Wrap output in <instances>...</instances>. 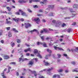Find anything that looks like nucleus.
<instances>
[{"label":"nucleus","instance_id":"f257e3e1","mask_svg":"<svg viewBox=\"0 0 78 78\" xmlns=\"http://www.w3.org/2000/svg\"><path fill=\"white\" fill-rule=\"evenodd\" d=\"M1 56H3V58L4 59H9L10 58V57L9 56L7 55L3 54H1Z\"/></svg>","mask_w":78,"mask_h":78},{"label":"nucleus","instance_id":"f03ea898","mask_svg":"<svg viewBox=\"0 0 78 78\" xmlns=\"http://www.w3.org/2000/svg\"><path fill=\"white\" fill-rule=\"evenodd\" d=\"M24 25L26 28H28V27H31V25L29 23H24Z\"/></svg>","mask_w":78,"mask_h":78},{"label":"nucleus","instance_id":"7ed1b4c3","mask_svg":"<svg viewBox=\"0 0 78 78\" xmlns=\"http://www.w3.org/2000/svg\"><path fill=\"white\" fill-rule=\"evenodd\" d=\"M19 12H21V15L22 16H27V15L26 14V13L25 12H24L22 10V9H19Z\"/></svg>","mask_w":78,"mask_h":78},{"label":"nucleus","instance_id":"20e7f679","mask_svg":"<svg viewBox=\"0 0 78 78\" xmlns=\"http://www.w3.org/2000/svg\"><path fill=\"white\" fill-rule=\"evenodd\" d=\"M34 20L35 22H36V23H37V24H38L39 22H40V19H39V18L37 17V18L34 19Z\"/></svg>","mask_w":78,"mask_h":78},{"label":"nucleus","instance_id":"39448f33","mask_svg":"<svg viewBox=\"0 0 78 78\" xmlns=\"http://www.w3.org/2000/svg\"><path fill=\"white\" fill-rule=\"evenodd\" d=\"M30 3H31L32 2H40V0H29Z\"/></svg>","mask_w":78,"mask_h":78},{"label":"nucleus","instance_id":"423d86ee","mask_svg":"<svg viewBox=\"0 0 78 78\" xmlns=\"http://www.w3.org/2000/svg\"><path fill=\"white\" fill-rule=\"evenodd\" d=\"M43 62L44 63V65L46 66H50V64L48 62H45V60L43 61Z\"/></svg>","mask_w":78,"mask_h":78},{"label":"nucleus","instance_id":"0eeeda50","mask_svg":"<svg viewBox=\"0 0 78 78\" xmlns=\"http://www.w3.org/2000/svg\"><path fill=\"white\" fill-rule=\"evenodd\" d=\"M42 2H40V4H43V5H46V3H47V0H42Z\"/></svg>","mask_w":78,"mask_h":78},{"label":"nucleus","instance_id":"6e6552de","mask_svg":"<svg viewBox=\"0 0 78 78\" xmlns=\"http://www.w3.org/2000/svg\"><path fill=\"white\" fill-rule=\"evenodd\" d=\"M28 65H30V66H33L34 64V61L33 60H30L29 61Z\"/></svg>","mask_w":78,"mask_h":78},{"label":"nucleus","instance_id":"1a4fd4ad","mask_svg":"<svg viewBox=\"0 0 78 78\" xmlns=\"http://www.w3.org/2000/svg\"><path fill=\"white\" fill-rule=\"evenodd\" d=\"M21 60H22V62H23V61H27V60H28V58H25L22 59V58H19V62H20Z\"/></svg>","mask_w":78,"mask_h":78},{"label":"nucleus","instance_id":"9d476101","mask_svg":"<svg viewBox=\"0 0 78 78\" xmlns=\"http://www.w3.org/2000/svg\"><path fill=\"white\" fill-rule=\"evenodd\" d=\"M31 73H33L34 74V76L35 77L37 76V73H36V72L35 71H31Z\"/></svg>","mask_w":78,"mask_h":78},{"label":"nucleus","instance_id":"9b49d317","mask_svg":"<svg viewBox=\"0 0 78 78\" xmlns=\"http://www.w3.org/2000/svg\"><path fill=\"white\" fill-rule=\"evenodd\" d=\"M53 69V68H51V69H49L47 71L48 72V74H49L50 75V74H49V73H51V71Z\"/></svg>","mask_w":78,"mask_h":78},{"label":"nucleus","instance_id":"f8f14e48","mask_svg":"<svg viewBox=\"0 0 78 78\" xmlns=\"http://www.w3.org/2000/svg\"><path fill=\"white\" fill-rule=\"evenodd\" d=\"M43 30L45 33H49V31L46 29L43 28Z\"/></svg>","mask_w":78,"mask_h":78},{"label":"nucleus","instance_id":"ddd939ff","mask_svg":"<svg viewBox=\"0 0 78 78\" xmlns=\"http://www.w3.org/2000/svg\"><path fill=\"white\" fill-rule=\"evenodd\" d=\"M8 19H6V22H5L6 24H11V22L10 21H8Z\"/></svg>","mask_w":78,"mask_h":78},{"label":"nucleus","instance_id":"4468645a","mask_svg":"<svg viewBox=\"0 0 78 78\" xmlns=\"http://www.w3.org/2000/svg\"><path fill=\"white\" fill-rule=\"evenodd\" d=\"M12 20H14L15 22H17L19 21V20L18 19H16L14 18H12Z\"/></svg>","mask_w":78,"mask_h":78},{"label":"nucleus","instance_id":"2eb2a0df","mask_svg":"<svg viewBox=\"0 0 78 78\" xmlns=\"http://www.w3.org/2000/svg\"><path fill=\"white\" fill-rule=\"evenodd\" d=\"M6 8L7 9V11H11V9H12L11 8L9 7H7Z\"/></svg>","mask_w":78,"mask_h":78},{"label":"nucleus","instance_id":"dca6fc26","mask_svg":"<svg viewBox=\"0 0 78 78\" xmlns=\"http://www.w3.org/2000/svg\"><path fill=\"white\" fill-rule=\"evenodd\" d=\"M10 44H11L12 47H14V46L15 45V43H13V41L11 42Z\"/></svg>","mask_w":78,"mask_h":78},{"label":"nucleus","instance_id":"f3484780","mask_svg":"<svg viewBox=\"0 0 78 78\" xmlns=\"http://www.w3.org/2000/svg\"><path fill=\"white\" fill-rule=\"evenodd\" d=\"M12 30L15 33H18L19 32V31L17 30L15 28H12Z\"/></svg>","mask_w":78,"mask_h":78},{"label":"nucleus","instance_id":"a211bd4d","mask_svg":"<svg viewBox=\"0 0 78 78\" xmlns=\"http://www.w3.org/2000/svg\"><path fill=\"white\" fill-rule=\"evenodd\" d=\"M41 45H43L44 47H47V44H46V43L45 42L43 43V44Z\"/></svg>","mask_w":78,"mask_h":78},{"label":"nucleus","instance_id":"6ab92c4d","mask_svg":"<svg viewBox=\"0 0 78 78\" xmlns=\"http://www.w3.org/2000/svg\"><path fill=\"white\" fill-rule=\"evenodd\" d=\"M48 8H51V9H53V8H54V5H48Z\"/></svg>","mask_w":78,"mask_h":78},{"label":"nucleus","instance_id":"aec40b11","mask_svg":"<svg viewBox=\"0 0 78 78\" xmlns=\"http://www.w3.org/2000/svg\"><path fill=\"white\" fill-rule=\"evenodd\" d=\"M34 53L35 54H37V53H38V51L36 49L34 50Z\"/></svg>","mask_w":78,"mask_h":78},{"label":"nucleus","instance_id":"412c9836","mask_svg":"<svg viewBox=\"0 0 78 78\" xmlns=\"http://www.w3.org/2000/svg\"><path fill=\"white\" fill-rule=\"evenodd\" d=\"M47 51L48 52V53H49L51 54V53H52V51L49 49H47Z\"/></svg>","mask_w":78,"mask_h":78},{"label":"nucleus","instance_id":"4be33fe9","mask_svg":"<svg viewBox=\"0 0 78 78\" xmlns=\"http://www.w3.org/2000/svg\"><path fill=\"white\" fill-rule=\"evenodd\" d=\"M16 62H11L10 63V65H13L14 66H16Z\"/></svg>","mask_w":78,"mask_h":78},{"label":"nucleus","instance_id":"5701e85b","mask_svg":"<svg viewBox=\"0 0 78 78\" xmlns=\"http://www.w3.org/2000/svg\"><path fill=\"white\" fill-rule=\"evenodd\" d=\"M42 44H43V43H42L41 42H37V45H40V44L42 45Z\"/></svg>","mask_w":78,"mask_h":78},{"label":"nucleus","instance_id":"b1692460","mask_svg":"<svg viewBox=\"0 0 78 78\" xmlns=\"http://www.w3.org/2000/svg\"><path fill=\"white\" fill-rule=\"evenodd\" d=\"M67 31V32H68V33H70V32L72 31V29H70V28L68 29Z\"/></svg>","mask_w":78,"mask_h":78},{"label":"nucleus","instance_id":"393cba45","mask_svg":"<svg viewBox=\"0 0 78 78\" xmlns=\"http://www.w3.org/2000/svg\"><path fill=\"white\" fill-rule=\"evenodd\" d=\"M37 31V30H36V29H34L33 30L30 31V32L31 33H32L33 32H34V31Z\"/></svg>","mask_w":78,"mask_h":78},{"label":"nucleus","instance_id":"a878e982","mask_svg":"<svg viewBox=\"0 0 78 78\" xmlns=\"http://www.w3.org/2000/svg\"><path fill=\"white\" fill-rule=\"evenodd\" d=\"M58 72H59L60 73H61V72H63V69H59V70H58Z\"/></svg>","mask_w":78,"mask_h":78},{"label":"nucleus","instance_id":"bb28decb","mask_svg":"<svg viewBox=\"0 0 78 78\" xmlns=\"http://www.w3.org/2000/svg\"><path fill=\"white\" fill-rule=\"evenodd\" d=\"M17 43H20L21 42V40L20 39H18L17 40Z\"/></svg>","mask_w":78,"mask_h":78},{"label":"nucleus","instance_id":"cd10ccee","mask_svg":"<svg viewBox=\"0 0 78 78\" xmlns=\"http://www.w3.org/2000/svg\"><path fill=\"white\" fill-rule=\"evenodd\" d=\"M27 11H28L29 12H30V13H31V12H32V11H31V10L30 9H28Z\"/></svg>","mask_w":78,"mask_h":78},{"label":"nucleus","instance_id":"c85d7f7f","mask_svg":"<svg viewBox=\"0 0 78 78\" xmlns=\"http://www.w3.org/2000/svg\"><path fill=\"white\" fill-rule=\"evenodd\" d=\"M40 37L42 41H44V36H40Z\"/></svg>","mask_w":78,"mask_h":78},{"label":"nucleus","instance_id":"c756f323","mask_svg":"<svg viewBox=\"0 0 78 78\" xmlns=\"http://www.w3.org/2000/svg\"><path fill=\"white\" fill-rule=\"evenodd\" d=\"M73 72H78V70L76 69H73V70L72 71Z\"/></svg>","mask_w":78,"mask_h":78},{"label":"nucleus","instance_id":"7c9ffc66","mask_svg":"<svg viewBox=\"0 0 78 78\" xmlns=\"http://www.w3.org/2000/svg\"><path fill=\"white\" fill-rule=\"evenodd\" d=\"M37 55L40 58H42V56H41V55L40 54H37Z\"/></svg>","mask_w":78,"mask_h":78},{"label":"nucleus","instance_id":"2f4dec72","mask_svg":"<svg viewBox=\"0 0 78 78\" xmlns=\"http://www.w3.org/2000/svg\"><path fill=\"white\" fill-rule=\"evenodd\" d=\"M78 5H74L73 6V8H78Z\"/></svg>","mask_w":78,"mask_h":78},{"label":"nucleus","instance_id":"473e14b6","mask_svg":"<svg viewBox=\"0 0 78 78\" xmlns=\"http://www.w3.org/2000/svg\"><path fill=\"white\" fill-rule=\"evenodd\" d=\"M58 50H62V51H64V50L63 49H62V48H59V47H58Z\"/></svg>","mask_w":78,"mask_h":78},{"label":"nucleus","instance_id":"72a5a7b5","mask_svg":"<svg viewBox=\"0 0 78 78\" xmlns=\"http://www.w3.org/2000/svg\"><path fill=\"white\" fill-rule=\"evenodd\" d=\"M2 33H3V30H1L0 32V36H2Z\"/></svg>","mask_w":78,"mask_h":78},{"label":"nucleus","instance_id":"f704fd0d","mask_svg":"<svg viewBox=\"0 0 78 78\" xmlns=\"http://www.w3.org/2000/svg\"><path fill=\"white\" fill-rule=\"evenodd\" d=\"M66 26V24L63 23L62 24V27H65V26Z\"/></svg>","mask_w":78,"mask_h":78},{"label":"nucleus","instance_id":"c9c22d12","mask_svg":"<svg viewBox=\"0 0 78 78\" xmlns=\"http://www.w3.org/2000/svg\"><path fill=\"white\" fill-rule=\"evenodd\" d=\"M20 12L19 11L18 12H16L15 13V14L16 15H20Z\"/></svg>","mask_w":78,"mask_h":78},{"label":"nucleus","instance_id":"e433bc0d","mask_svg":"<svg viewBox=\"0 0 78 78\" xmlns=\"http://www.w3.org/2000/svg\"><path fill=\"white\" fill-rule=\"evenodd\" d=\"M61 22H58V23H57V26H60V25H61Z\"/></svg>","mask_w":78,"mask_h":78},{"label":"nucleus","instance_id":"4c0bfd02","mask_svg":"<svg viewBox=\"0 0 78 78\" xmlns=\"http://www.w3.org/2000/svg\"><path fill=\"white\" fill-rule=\"evenodd\" d=\"M27 49L28 51H33V50H31V48H29Z\"/></svg>","mask_w":78,"mask_h":78},{"label":"nucleus","instance_id":"58836bf2","mask_svg":"<svg viewBox=\"0 0 78 78\" xmlns=\"http://www.w3.org/2000/svg\"><path fill=\"white\" fill-rule=\"evenodd\" d=\"M71 63L72 64H73V65H75L76 64L75 62H72Z\"/></svg>","mask_w":78,"mask_h":78},{"label":"nucleus","instance_id":"ea45409f","mask_svg":"<svg viewBox=\"0 0 78 78\" xmlns=\"http://www.w3.org/2000/svg\"><path fill=\"white\" fill-rule=\"evenodd\" d=\"M44 77L43 76H41V75H40L39 76L38 78H44Z\"/></svg>","mask_w":78,"mask_h":78},{"label":"nucleus","instance_id":"a19ab883","mask_svg":"<svg viewBox=\"0 0 78 78\" xmlns=\"http://www.w3.org/2000/svg\"><path fill=\"white\" fill-rule=\"evenodd\" d=\"M49 16H54L53 15V13L52 12H51L49 14Z\"/></svg>","mask_w":78,"mask_h":78},{"label":"nucleus","instance_id":"79ce46f5","mask_svg":"<svg viewBox=\"0 0 78 78\" xmlns=\"http://www.w3.org/2000/svg\"><path fill=\"white\" fill-rule=\"evenodd\" d=\"M57 56H58V57L60 58H61V54H58L57 55Z\"/></svg>","mask_w":78,"mask_h":78},{"label":"nucleus","instance_id":"37998d69","mask_svg":"<svg viewBox=\"0 0 78 78\" xmlns=\"http://www.w3.org/2000/svg\"><path fill=\"white\" fill-rule=\"evenodd\" d=\"M6 30L8 31V30H9L11 28V27H8L6 28Z\"/></svg>","mask_w":78,"mask_h":78},{"label":"nucleus","instance_id":"c03bdc74","mask_svg":"<svg viewBox=\"0 0 78 78\" xmlns=\"http://www.w3.org/2000/svg\"><path fill=\"white\" fill-rule=\"evenodd\" d=\"M3 78H6V76L4 74H2V76Z\"/></svg>","mask_w":78,"mask_h":78},{"label":"nucleus","instance_id":"a18cd8bd","mask_svg":"<svg viewBox=\"0 0 78 78\" xmlns=\"http://www.w3.org/2000/svg\"><path fill=\"white\" fill-rule=\"evenodd\" d=\"M53 47L56 50H57V48H58V47L55 45L53 46Z\"/></svg>","mask_w":78,"mask_h":78},{"label":"nucleus","instance_id":"49530a36","mask_svg":"<svg viewBox=\"0 0 78 78\" xmlns=\"http://www.w3.org/2000/svg\"><path fill=\"white\" fill-rule=\"evenodd\" d=\"M9 37H11L12 36V34L11 33H9L8 34Z\"/></svg>","mask_w":78,"mask_h":78},{"label":"nucleus","instance_id":"de8ad7c7","mask_svg":"<svg viewBox=\"0 0 78 78\" xmlns=\"http://www.w3.org/2000/svg\"><path fill=\"white\" fill-rule=\"evenodd\" d=\"M56 76H57V75H56V74H54L53 76V77L54 78H56Z\"/></svg>","mask_w":78,"mask_h":78},{"label":"nucleus","instance_id":"09e8293b","mask_svg":"<svg viewBox=\"0 0 78 78\" xmlns=\"http://www.w3.org/2000/svg\"><path fill=\"white\" fill-rule=\"evenodd\" d=\"M70 12H73V9H69Z\"/></svg>","mask_w":78,"mask_h":78},{"label":"nucleus","instance_id":"8fccbe9b","mask_svg":"<svg viewBox=\"0 0 78 78\" xmlns=\"http://www.w3.org/2000/svg\"><path fill=\"white\" fill-rule=\"evenodd\" d=\"M63 55L65 57H67V55L66 54H63Z\"/></svg>","mask_w":78,"mask_h":78},{"label":"nucleus","instance_id":"3c124183","mask_svg":"<svg viewBox=\"0 0 78 78\" xmlns=\"http://www.w3.org/2000/svg\"><path fill=\"white\" fill-rule=\"evenodd\" d=\"M18 2H19V3H22V0H19L18 1Z\"/></svg>","mask_w":78,"mask_h":78},{"label":"nucleus","instance_id":"603ef678","mask_svg":"<svg viewBox=\"0 0 78 78\" xmlns=\"http://www.w3.org/2000/svg\"><path fill=\"white\" fill-rule=\"evenodd\" d=\"M26 2H27V1H25V0H22V3H26Z\"/></svg>","mask_w":78,"mask_h":78},{"label":"nucleus","instance_id":"864d4df0","mask_svg":"<svg viewBox=\"0 0 78 78\" xmlns=\"http://www.w3.org/2000/svg\"><path fill=\"white\" fill-rule=\"evenodd\" d=\"M70 19V17H65V19Z\"/></svg>","mask_w":78,"mask_h":78},{"label":"nucleus","instance_id":"5fc2aeb1","mask_svg":"<svg viewBox=\"0 0 78 78\" xmlns=\"http://www.w3.org/2000/svg\"><path fill=\"white\" fill-rule=\"evenodd\" d=\"M57 78H61V77H60V76H59V75L58 74L57 75Z\"/></svg>","mask_w":78,"mask_h":78},{"label":"nucleus","instance_id":"6e6d98bb","mask_svg":"<svg viewBox=\"0 0 78 78\" xmlns=\"http://www.w3.org/2000/svg\"><path fill=\"white\" fill-rule=\"evenodd\" d=\"M52 23H56V20H54L52 21Z\"/></svg>","mask_w":78,"mask_h":78},{"label":"nucleus","instance_id":"4d7b16f0","mask_svg":"<svg viewBox=\"0 0 78 78\" xmlns=\"http://www.w3.org/2000/svg\"><path fill=\"white\" fill-rule=\"evenodd\" d=\"M1 43H2V44H3L4 43V40H2L1 41Z\"/></svg>","mask_w":78,"mask_h":78},{"label":"nucleus","instance_id":"13d9d810","mask_svg":"<svg viewBox=\"0 0 78 78\" xmlns=\"http://www.w3.org/2000/svg\"><path fill=\"white\" fill-rule=\"evenodd\" d=\"M48 55H46L45 57V59H48Z\"/></svg>","mask_w":78,"mask_h":78},{"label":"nucleus","instance_id":"bf43d9fd","mask_svg":"<svg viewBox=\"0 0 78 78\" xmlns=\"http://www.w3.org/2000/svg\"><path fill=\"white\" fill-rule=\"evenodd\" d=\"M37 16H42V15L41 14H37Z\"/></svg>","mask_w":78,"mask_h":78},{"label":"nucleus","instance_id":"052dcab7","mask_svg":"<svg viewBox=\"0 0 78 78\" xmlns=\"http://www.w3.org/2000/svg\"><path fill=\"white\" fill-rule=\"evenodd\" d=\"M39 11L41 12H43V11H42V9L39 10Z\"/></svg>","mask_w":78,"mask_h":78},{"label":"nucleus","instance_id":"680f3d73","mask_svg":"<svg viewBox=\"0 0 78 78\" xmlns=\"http://www.w3.org/2000/svg\"><path fill=\"white\" fill-rule=\"evenodd\" d=\"M34 8H38V6H37V5H35L34 6Z\"/></svg>","mask_w":78,"mask_h":78},{"label":"nucleus","instance_id":"e2e57ef3","mask_svg":"<svg viewBox=\"0 0 78 78\" xmlns=\"http://www.w3.org/2000/svg\"><path fill=\"white\" fill-rule=\"evenodd\" d=\"M25 45L27 46V47H30V45L26 43Z\"/></svg>","mask_w":78,"mask_h":78},{"label":"nucleus","instance_id":"0e129e2a","mask_svg":"<svg viewBox=\"0 0 78 78\" xmlns=\"http://www.w3.org/2000/svg\"><path fill=\"white\" fill-rule=\"evenodd\" d=\"M76 22H74V23H73V24H72V25H76Z\"/></svg>","mask_w":78,"mask_h":78},{"label":"nucleus","instance_id":"69168bd1","mask_svg":"<svg viewBox=\"0 0 78 78\" xmlns=\"http://www.w3.org/2000/svg\"><path fill=\"white\" fill-rule=\"evenodd\" d=\"M20 20L21 21H22V22H23V21H24V19H23V18H21Z\"/></svg>","mask_w":78,"mask_h":78},{"label":"nucleus","instance_id":"338daca9","mask_svg":"<svg viewBox=\"0 0 78 78\" xmlns=\"http://www.w3.org/2000/svg\"><path fill=\"white\" fill-rule=\"evenodd\" d=\"M26 55L27 56H30V53H27L26 54Z\"/></svg>","mask_w":78,"mask_h":78},{"label":"nucleus","instance_id":"774afa93","mask_svg":"<svg viewBox=\"0 0 78 78\" xmlns=\"http://www.w3.org/2000/svg\"><path fill=\"white\" fill-rule=\"evenodd\" d=\"M44 30H41V31H40V33L42 34V33H44Z\"/></svg>","mask_w":78,"mask_h":78}]
</instances>
